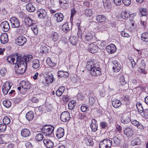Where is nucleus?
<instances>
[{"instance_id": "1", "label": "nucleus", "mask_w": 148, "mask_h": 148, "mask_svg": "<svg viewBox=\"0 0 148 148\" xmlns=\"http://www.w3.org/2000/svg\"><path fill=\"white\" fill-rule=\"evenodd\" d=\"M23 62L22 61H19L18 59L16 60L14 68L16 73L22 74L25 72L27 69V64Z\"/></svg>"}, {"instance_id": "2", "label": "nucleus", "mask_w": 148, "mask_h": 148, "mask_svg": "<svg viewBox=\"0 0 148 148\" xmlns=\"http://www.w3.org/2000/svg\"><path fill=\"white\" fill-rule=\"evenodd\" d=\"M54 130V127L52 125H46L42 127L41 132L46 136L51 135Z\"/></svg>"}, {"instance_id": "3", "label": "nucleus", "mask_w": 148, "mask_h": 148, "mask_svg": "<svg viewBox=\"0 0 148 148\" xmlns=\"http://www.w3.org/2000/svg\"><path fill=\"white\" fill-rule=\"evenodd\" d=\"M10 21L12 27L15 28L19 27V20L16 17L14 16L11 17L10 19Z\"/></svg>"}, {"instance_id": "4", "label": "nucleus", "mask_w": 148, "mask_h": 148, "mask_svg": "<svg viewBox=\"0 0 148 148\" xmlns=\"http://www.w3.org/2000/svg\"><path fill=\"white\" fill-rule=\"evenodd\" d=\"M70 117L69 113L67 111H64L61 114L60 118L61 120L64 122L68 121Z\"/></svg>"}, {"instance_id": "5", "label": "nucleus", "mask_w": 148, "mask_h": 148, "mask_svg": "<svg viewBox=\"0 0 148 148\" xmlns=\"http://www.w3.org/2000/svg\"><path fill=\"white\" fill-rule=\"evenodd\" d=\"M90 71V73L91 75L95 76L100 75L101 73L100 71V68L99 67H96L95 66Z\"/></svg>"}, {"instance_id": "6", "label": "nucleus", "mask_w": 148, "mask_h": 148, "mask_svg": "<svg viewBox=\"0 0 148 148\" xmlns=\"http://www.w3.org/2000/svg\"><path fill=\"white\" fill-rule=\"evenodd\" d=\"M37 13L38 17L40 19H44L46 16L47 12L46 10L43 9H39Z\"/></svg>"}, {"instance_id": "7", "label": "nucleus", "mask_w": 148, "mask_h": 148, "mask_svg": "<svg viewBox=\"0 0 148 148\" xmlns=\"http://www.w3.org/2000/svg\"><path fill=\"white\" fill-rule=\"evenodd\" d=\"M27 41L26 38L24 36L19 37L17 39V44L19 46L23 45Z\"/></svg>"}, {"instance_id": "8", "label": "nucleus", "mask_w": 148, "mask_h": 148, "mask_svg": "<svg viewBox=\"0 0 148 148\" xmlns=\"http://www.w3.org/2000/svg\"><path fill=\"white\" fill-rule=\"evenodd\" d=\"M106 50L109 53H114L116 50L115 46L113 44H111L106 47Z\"/></svg>"}, {"instance_id": "9", "label": "nucleus", "mask_w": 148, "mask_h": 148, "mask_svg": "<svg viewBox=\"0 0 148 148\" xmlns=\"http://www.w3.org/2000/svg\"><path fill=\"white\" fill-rule=\"evenodd\" d=\"M113 65L112 69L115 72H119L121 69V65L118 64V62L116 60H114L112 61Z\"/></svg>"}, {"instance_id": "10", "label": "nucleus", "mask_w": 148, "mask_h": 148, "mask_svg": "<svg viewBox=\"0 0 148 148\" xmlns=\"http://www.w3.org/2000/svg\"><path fill=\"white\" fill-rule=\"evenodd\" d=\"M43 142L46 147L47 148H52L54 146L53 143L49 139H45L43 140Z\"/></svg>"}, {"instance_id": "11", "label": "nucleus", "mask_w": 148, "mask_h": 148, "mask_svg": "<svg viewBox=\"0 0 148 148\" xmlns=\"http://www.w3.org/2000/svg\"><path fill=\"white\" fill-rule=\"evenodd\" d=\"M64 134V129L62 128H58L56 132V137L58 138L62 137Z\"/></svg>"}, {"instance_id": "12", "label": "nucleus", "mask_w": 148, "mask_h": 148, "mask_svg": "<svg viewBox=\"0 0 148 148\" xmlns=\"http://www.w3.org/2000/svg\"><path fill=\"white\" fill-rule=\"evenodd\" d=\"M32 55H29L18 59L19 60V61H22L24 63H27V62L30 60L32 58Z\"/></svg>"}, {"instance_id": "13", "label": "nucleus", "mask_w": 148, "mask_h": 148, "mask_svg": "<svg viewBox=\"0 0 148 148\" xmlns=\"http://www.w3.org/2000/svg\"><path fill=\"white\" fill-rule=\"evenodd\" d=\"M54 19L58 23L62 21L63 19V15L60 12L56 13L54 15Z\"/></svg>"}, {"instance_id": "14", "label": "nucleus", "mask_w": 148, "mask_h": 148, "mask_svg": "<svg viewBox=\"0 0 148 148\" xmlns=\"http://www.w3.org/2000/svg\"><path fill=\"white\" fill-rule=\"evenodd\" d=\"M89 51L92 53L97 52L98 50V47L95 44L92 43L89 46Z\"/></svg>"}, {"instance_id": "15", "label": "nucleus", "mask_w": 148, "mask_h": 148, "mask_svg": "<svg viewBox=\"0 0 148 148\" xmlns=\"http://www.w3.org/2000/svg\"><path fill=\"white\" fill-rule=\"evenodd\" d=\"M0 40L2 44L7 43L8 41L7 34L6 33L2 34L0 36Z\"/></svg>"}, {"instance_id": "16", "label": "nucleus", "mask_w": 148, "mask_h": 148, "mask_svg": "<svg viewBox=\"0 0 148 148\" xmlns=\"http://www.w3.org/2000/svg\"><path fill=\"white\" fill-rule=\"evenodd\" d=\"M19 86L23 87L27 90L30 88L31 85L29 82L23 81L21 82Z\"/></svg>"}, {"instance_id": "17", "label": "nucleus", "mask_w": 148, "mask_h": 148, "mask_svg": "<svg viewBox=\"0 0 148 148\" xmlns=\"http://www.w3.org/2000/svg\"><path fill=\"white\" fill-rule=\"evenodd\" d=\"M31 134L30 131L26 128L23 129L21 131V134L23 137H27L29 136Z\"/></svg>"}, {"instance_id": "18", "label": "nucleus", "mask_w": 148, "mask_h": 148, "mask_svg": "<svg viewBox=\"0 0 148 148\" xmlns=\"http://www.w3.org/2000/svg\"><path fill=\"white\" fill-rule=\"evenodd\" d=\"M96 123L97 121L95 119H92V123L90 126L93 132H95L97 130V125L96 124Z\"/></svg>"}, {"instance_id": "19", "label": "nucleus", "mask_w": 148, "mask_h": 148, "mask_svg": "<svg viewBox=\"0 0 148 148\" xmlns=\"http://www.w3.org/2000/svg\"><path fill=\"white\" fill-rule=\"evenodd\" d=\"M1 26L3 27V31L5 32L8 31L10 29L9 23L7 21H4L2 22Z\"/></svg>"}, {"instance_id": "20", "label": "nucleus", "mask_w": 148, "mask_h": 148, "mask_svg": "<svg viewBox=\"0 0 148 148\" xmlns=\"http://www.w3.org/2000/svg\"><path fill=\"white\" fill-rule=\"evenodd\" d=\"M50 38L53 42L58 41L59 38V36L56 32H53L50 34Z\"/></svg>"}, {"instance_id": "21", "label": "nucleus", "mask_w": 148, "mask_h": 148, "mask_svg": "<svg viewBox=\"0 0 148 148\" xmlns=\"http://www.w3.org/2000/svg\"><path fill=\"white\" fill-rule=\"evenodd\" d=\"M95 66V63L93 61H91L87 62L86 65V68L87 70L90 71Z\"/></svg>"}, {"instance_id": "22", "label": "nucleus", "mask_w": 148, "mask_h": 148, "mask_svg": "<svg viewBox=\"0 0 148 148\" xmlns=\"http://www.w3.org/2000/svg\"><path fill=\"white\" fill-rule=\"evenodd\" d=\"M34 21L33 20L28 17L25 19V23L27 27H29L32 26L34 24Z\"/></svg>"}, {"instance_id": "23", "label": "nucleus", "mask_w": 148, "mask_h": 148, "mask_svg": "<svg viewBox=\"0 0 148 148\" xmlns=\"http://www.w3.org/2000/svg\"><path fill=\"white\" fill-rule=\"evenodd\" d=\"M65 90V88L64 86H60L56 90V94L58 97H60Z\"/></svg>"}, {"instance_id": "24", "label": "nucleus", "mask_w": 148, "mask_h": 148, "mask_svg": "<svg viewBox=\"0 0 148 148\" xmlns=\"http://www.w3.org/2000/svg\"><path fill=\"white\" fill-rule=\"evenodd\" d=\"M84 41L85 42H90L93 38L92 34L90 33H86L84 36Z\"/></svg>"}, {"instance_id": "25", "label": "nucleus", "mask_w": 148, "mask_h": 148, "mask_svg": "<svg viewBox=\"0 0 148 148\" xmlns=\"http://www.w3.org/2000/svg\"><path fill=\"white\" fill-rule=\"evenodd\" d=\"M34 113L32 111H31L27 112L25 116L26 119L29 121L32 120L34 118Z\"/></svg>"}, {"instance_id": "26", "label": "nucleus", "mask_w": 148, "mask_h": 148, "mask_svg": "<svg viewBox=\"0 0 148 148\" xmlns=\"http://www.w3.org/2000/svg\"><path fill=\"white\" fill-rule=\"evenodd\" d=\"M84 13L85 16L87 17H91L93 14L92 10L90 9H86L84 10Z\"/></svg>"}, {"instance_id": "27", "label": "nucleus", "mask_w": 148, "mask_h": 148, "mask_svg": "<svg viewBox=\"0 0 148 148\" xmlns=\"http://www.w3.org/2000/svg\"><path fill=\"white\" fill-rule=\"evenodd\" d=\"M69 75L68 73L66 72H64L59 71L58 72V76L60 77H63L67 78Z\"/></svg>"}, {"instance_id": "28", "label": "nucleus", "mask_w": 148, "mask_h": 148, "mask_svg": "<svg viewBox=\"0 0 148 148\" xmlns=\"http://www.w3.org/2000/svg\"><path fill=\"white\" fill-rule=\"evenodd\" d=\"M32 67L34 69H37L40 66V61L38 59L34 60L32 61Z\"/></svg>"}, {"instance_id": "29", "label": "nucleus", "mask_w": 148, "mask_h": 148, "mask_svg": "<svg viewBox=\"0 0 148 148\" xmlns=\"http://www.w3.org/2000/svg\"><path fill=\"white\" fill-rule=\"evenodd\" d=\"M112 104L114 108H117L121 106V103L119 100H115L112 101Z\"/></svg>"}, {"instance_id": "30", "label": "nucleus", "mask_w": 148, "mask_h": 148, "mask_svg": "<svg viewBox=\"0 0 148 148\" xmlns=\"http://www.w3.org/2000/svg\"><path fill=\"white\" fill-rule=\"evenodd\" d=\"M26 9L27 10L30 12H32L35 10V8L31 3L27 4L26 5Z\"/></svg>"}, {"instance_id": "31", "label": "nucleus", "mask_w": 148, "mask_h": 148, "mask_svg": "<svg viewBox=\"0 0 148 148\" xmlns=\"http://www.w3.org/2000/svg\"><path fill=\"white\" fill-rule=\"evenodd\" d=\"M106 20V17L102 15H98L96 17L97 21L99 23L104 22Z\"/></svg>"}, {"instance_id": "32", "label": "nucleus", "mask_w": 148, "mask_h": 148, "mask_svg": "<svg viewBox=\"0 0 148 148\" xmlns=\"http://www.w3.org/2000/svg\"><path fill=\"white\" fill-rule=\"evenodd\" d=\"M49 47L46 46L45 44H43L40 48V52L42 53H45L49 51Z\"/></svg>"}, {"instance_id": "33", "label": "nucleus", "mask_w": 148, "mask_h": 148, "mask_svg": "<svg viewBox=\"0 0 148 148\" xmlns=\"http://www.w3.org/2000/svg\"><path fill=\"white\" fill-rule=\"evenodd\" d=\"M141 40L144 41L148 42V32H145L142 34L141 35Z\"/></svg>"}, {"instance_id": "34", "label": "nucleus", "mask_w": 148, "mask_h": 148, "mask_svg": "<svg viewBox=\"0 0 148 148\" xmlns=\"http://www.w3.org/2000/svg\"><path fill=\"white\" fill-rule=\"evenodd\" d=\"M62 29L65 32H67L69 31V28L68 23H65L62 26Z\"/></svg>"}, {"instance_id": "35", "label": "nucleus", "mask_w": 148, "mask_h": 148, "mask_svg": "<svg viewBox=\"0 0 148 148\" xmlns=\"http://www.w3.org/2000/svg\"><path fill=\"white\" fill-rule=\"evenodd\" d=\"M7 60L8 62L11 64H16V60H15V58L14 56H10L8 57L7 59Z\"/></svg>"}, {"instance_id": "36", "label": "nucleus", "mask_w": 148, "mask_h": 148, "mask_svg": "<svg viewBox=\"0 0 148 148\" xmlns=\"http://www.w3.org/2000/svg\"><path fill=\"white\" fill-rule=\"evenodd\" d=\"M132 130L130 127H126L124 130V133L127 136H130L132 133Z\"/></svg>"}, {"instance_id": "37", "label": "nucleus", "mask_w": 148, "mask_h": 148, "mask_svg": "<svg viewBox=\"0 0 148 148\" xmlns=\"http://www.w3.org/2000/svg\"><path fill=\"white\" fill-rule=\"evenodd\" d=\"M105 144L106 145L107 148H110L112 145V141L108 138L103 140Z\"/></svg>"}, {"instance_id": "38", "label": "nucleus", "mask_w": 148, "mask_h": 148, "mask_svg": "<svg viewBox=\"0 0 148 148\" xmlns=\"http://www.w3.org/2000/svg\"><path fill=\"white\" fill-rule=\"evenodd\" d=\"M76 104V102L74 100H72L70 101L68 104L69 109L72 110L74 108Z\"/></svg>"}, {"instance_id": "39", "label": "nucleus", "mask_w": 148, "mask_h": 148, "mask_svg": "<svg viewBox=\"0 0 148 148\" xmlns=\"http://www.w3.org/2000/svg\"><path fill=\"white\" fill-rule=\"evenodd\" d=\"M119 81L120 83L122 85H124L127 83L125 79V77L124 75L122 74L120 75Z\"/></svg>"}, {"instance_id": "40", "label": "nucleus", "mask_w": 148, "mask_h": 148, "mask_svg": "<svg viewBox=\"0 0 148 148\" xmlns=\"http://www.w3.org/2000/svg\"><path fill=\"white\" fill-rule=\"evenodd\" d=\"M69 41L73 45H75L77 39L76 37L75 36H72L70 37L69 38Z\"/></svg>"}, {"instance_id": "41", "label": "nucleus", "mask_w": 148, "mask_h": 148, "mask_svg": "<svg viewBox=\"0 0 148 148\" xmlns=\"http://www.w3.org/2000/svg\"><path fill=\"white\" fill-rule=\"evenodd\" d=\"M140 143V140L138 138H137L133 140L131 142V145L133 146L138 145Z\"/></svg>"}, {"instance_id": "42", "label": "nucleus", "mask_w": 148, "mask_h": 148, "mask_svg": "<svg viewBox=\"0 0 148 148\" xmlns=\"http://www.w3.org/2000/svg\"><path fill=\"white\" fill-rule=\"evenodd\" d=\"M3 105L6 108L10 107L11 105V102L9 100H5L3 102Z\"/></svg>"}, {"instance_id": "43", "label": "nucleus", "mask_w": 148, "mask_h": 148, "mask_svg": "<svg viewBox=\"0 0 148 148\" xmlns=\"http://www.w3.org/2000/svg\"><path fill=\"white\" fill-rule=\"evenodd\" d=\"M136 106L138 112L140 113H142L144 110L141 104L139 103H138L136 104Z\"/></svg>"}, {"instance_id": "44", "label": "nucleus", "mask_w": 148, "mask_h": 148, "mask_svg": "<svg viewBox=\"0 0 148 148\" xmlns=\"http://www.w3.org/2000/svg\"><path fill=\"white\" fill-rule=\"evenodd\" d=\"M18 92L21 94L24 95L27 92V90L22 87L20 86L17 88Z\"/></svg>"}, {"instance_id": "45", "label": "nucleus", "mask_w": 148, "mask_h": 148, "mask_svg": "<svg viewBox=\"0 0 148 148\" xmlns=\"http://www.w3.org/2000/svg\"><path fill=\"white\" fill-rule=\"evenodd\" d=\"M132 123L134 125L136 126L139 129L141 128L142 126V124L136 120H134L131 121Z\"/></svg>"}, {"instance_id": "46", "label": "nucleus", "mask_w": 148, "mask_h": 148, "mask_svg": "<svg viewBox=\"0 0 148 148\" xmlns=\"http://www.w3.org/2000/svg\"><path fill=\"white\" fill-rule=\"evenodd\" d=\"M85 143L87 145H92L93 144V142L92 139L91 138L89 139L87 138H85Z\"/></svg>"}, {"instance_id": "47", "label": "nucleus", "mask_w": 148, "mask_h": 148, "mask_svg": "<svg viewBox=\"0 0 148 148\" xmlns=\"http://www.w3.org/2000/svg\"><path fill=\"white\" fill-rule=\"evenodd\" d=\"M12 85V84L11 82L7 81L5 82L3 86L4 87L10 90Z\"/></svg>"}, {"instance_id": "48", "label": "nucleus", "mask_w": 148, "mask_h": 148, "mask_svg": "<svg viewBox=\"0 0 148 148\" xmlns=\"http://www.w3.org/2000/svg\"><path fill=\"white\" fill-rule=\"evenodd\" d=\"M103 5L105 7L109 8L111 6V2L109 0L103 1Z\"/></svg>"}, {"instance_id": "49", "label": "nucleus", "mask_w": 148, "mask_h": 148, "mask_svg": "<svg viewBox=\"0 0 148 148\" xmlns=\"http://www.w3.org/2000/svg\"><path fill=\"white\" fill-rule=\"evenodd\" d=\"M3 122L4 125L9 124L10 122V119L7 116H5L3 119Z\"/></svg>"}, {"instance_id": "50", "label": "nucleus", "mask_w": 148, "mask_h": 148, "mask_svg": "<svg viewBox=\"0 0 148 148\" xmlns=\"http://www.w3.org/2000/svg\"><path fill=\"white\" fill-rule=\"evenodd\" d=\"M49 65L51 67H54L56 65V63L55 61H53V58L51 59L49 58V60H48Z\"/></svg>"}, {"instance_id": "51", "label": "nucleus", "mask_w": 148, "mask_h": 148, "mask_svg": "<svg viewBox=\"0 0 148 148\" xmlns=\"http://www.w3.org/2000/svg\"><path fill=\"white\" fill-rule=\"evenodd\" d=\"M112 141L115 145H119L120 143L119 139L116 136H115L113 138Z\"/></svg>"}, {"instance_id": "52", "label": "nucleus", "mask_w": 148, "mask_h": 148, "mask_svg": "<svg viewBox=\"0 0 148 148\" xmlns=\"http://www.w3.org/2000/svg\"><path fill=\"white\" fill-rule=\"evenodd\" d=\"M35 138L37 141H39L43 139V136L42 134L39 133L36 135Z\"/></svg>"}, {"instance_id": "53", "label": "nucleus", "mask_w": 148, "mask_h": 148, "mask_svg": "<svg viewBox=\"0 0 148 148\" xmlns=\"http://www.w3.org/2000/svg\"><path fill=\"white\" fill-rule=\"evenodd\" d=\"M53 76H48L46 78V81L47 84L51 83L53 81Z\"/></svg>"}, {"instance_id": "54", "label": "nucleus", "mask_w": 148, "mask_h": 148, "mask_svg": "<svg viewBox=\"0 0 148 148\" xmlns=\"http://www.w3.org/2000/svg\"><path fill=\"white\" fill-rule=\"evenodd\" d=\"M140 11L141 14L143 16H146L147 15V10L146 9L141 8Z\"/></svg>"}, {"instance_id": "55", "label": "nucleus", "mask_w": 148, "mask_h": 148, "mask_svg": "<svg viewBox=\"0 0 148 148\" xmlns=\"http://www.w3.org/2000/svg\"><path fill=\"white\" fill-rule=\"evenodd\" d=\"M31 29L35 35L37 34L38 30L36 25H32L31 26Z\"/></svg>"}, {"instance_id": "56", "label": "nucleus", "mask_w": 148, "mask_h": 148, "mask_svg": "<svg viewBox=\"0 0 148 148\" xmlns=\"http://www.w3.org/2000/svg\"><path fill=\"white\" fill-rule=\"evenodd\" d=\"M7 72V70L4 67H2L0 70V73L1 75L2 76H4L5 75V73Z\"/></svg>"}, {"instance_id": "57", "label": "nucleus", "mask_w": 148, "mask_h": 148, "mask_svg": "<svg viewBox=\"0 0 148 148\" xmlns=\"http://www.w3.org/2000/svg\"><path fill=\"white\" fill-rule=\"evenodd\" d=\"M100 126L101 128L105 129L108 126V123L105 122H101L100 123Z\"/></svg>"}, {"instance_id": "58", "label": "nucleus", "mask_w": 148, "mask_h": 148, "mask_svg": "<svg viewBox=\"0 0 148 148\" xmlns=\"http://www.w3.org/2000/svg\"><path fill=\"white\" fill-rule=\"evenodd\" d=\"M96 98L95 97H90L89 98V102L90 105L93 104L95 102L96 100Z\"/></svg>"}, {"instance_id": "59", "label": "nucleus", "mask_w": 148, "mask_h": 148, "mask_svg": "<svg viewBox=\"0 0 148 148\" xmlns=\"http://www.w3.org/2000/svg\"><path fill=\"white\" fill-rule=\"evenodd\" d=\"M130 119L129 118H122L121 119V122L124 124L127 123L129 122Z\"/></svg>"}, {"instance_id": "60", "label": "nucleus", "mask_w": 148, "mask_h": 148, "mask_svg": "<svg viewBox=\"0 0 148 148\" xmlns=\"http://www.w3.org/2000/svg\"><path fill=\"white\" fill-rule=\"evenodd\" d=\"M128 15L127 12L125 11H123L121 13V17L123 19L127 18Z\"/></svg>"}, {"instance_id": "61", "label": "nucleus", "mask_w": 148, "mask_h": 148, "mask_svg": "<svg viewBox=\"0 0 148 148\" xmlns=\"http://www.w3.org/2000/svg\"><path fill=\"white\" fill-rule=\"evenodd\" d=\"M6 128V125L4 124H0V132H4Z\"/></svg>"}, {"instance_id": "62", "label": "nucleus", "mask_w": 148, "mask_h": 148, "mask_svg": "<svg viewBox=\"0 0 148 148\" xmlns=\"http://www.w3.org/2000/svg\"><path fill=\"white\" fill-rule=\"evenodd\" d=\"M143 66V67H142V68H140L138 69V71L140 73L145 74L147 73V71L143 69L145 67V65L144 64Z\"/></svg>"}, {"instance_id": "63", "label": "nucleus", "mask_w": 148, "mask_h": 148, "mask_svg": "<svg viewBox=\"0 0 148 148\" xmlns=\"http://www.w3.org/2000/svg\"><path fill=\"white\" fill-rule=\"evenodd\" d=\"M122 2L126 6L129 5L131 3V0H122Z\"/></svg>"}, {"instance_id": "64", "label": "nucleus", "mask_w": 148, "mask_h": 148, "mask_svg": "<svg viewBox=\"0 0 148 148\" xmlns=\"http://www.w3.org/2000/svg\"><path fill=\"white\" fill-rule=\"evenodd\" d=\"M116 130L117 132L120 133L122 132V127H121L118 125L116 126Z\"/></svg>"}]
</instances>
